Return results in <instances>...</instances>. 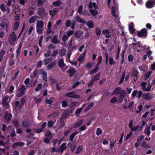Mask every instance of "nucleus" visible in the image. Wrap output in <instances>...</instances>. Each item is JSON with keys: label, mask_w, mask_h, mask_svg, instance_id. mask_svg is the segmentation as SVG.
Listing matches in <instances>:
<instances>
[{"label": "nucleus", "mask_w": 155, "mask_h": 155, "mask_svg": "<svg viewBox=\"0 0 155 155\" xmlns=\"http://www.w3.org/2000/svg\"><path fill=\"white\" fill-rule=\"evenodd\" d=\"M147 31L145 28L142 29L140 31H138L137 33V35L139 37H146L147 35Z\"/></svg>", "instance_id": "nucleus-1"}, {"label": "nucleus", "mask_w": 155, "mask_h": 155, "mask_svg": "<svg viewBox=\"0 0 155 155\" xmlns=\"http://www.w3.org/2000/svg\"><path fill=\"white\" fill-rule=\"evenodd\" d=\"M37 13L41 17H45L46 15V12L43 7H41L38 8Z\"/></svg>", "instance_id": "nucleus-2"}, {"label": "nucleus", "mask_w": 155, "mask_h": 155, "mask_svg": "<svg viewBox=\"0 0 155 155\" xmlns=\"http://www.w3.org/2000/svg\"><path fill=\"white\" fill-rule=\"evenodd\" d=\"M155 0H148L146 3V7L148 8H151L154 6Z\"/></svg>", "instance_id": "nucleus-3"}, {"label": "nucleus", "mask_w": 155, "mask_h": 155, "mask_svg": "<svg viewBox=\"0 0 155 155\" xmlns=\"http://www.w3.org/2000/svg\"><path fill=\"white\" fill-rule=\"evenodd\" d=\"M75 92L74 91L68 92L65 94V96L67 97L74 98H79L80 97V95L77 94H74Z\"/></svg>", "instance_id": "nucleus-4"}, {"label": "nucleus", "mask_w": 155, "mask_h": 155, "mask_svg": "<svg viewBox=\"0 0 155 155\" xmlns=\"http://www.w3.org/2000/svg\"><path fill=\"white\" fill-rule=\"evenodd\" d=\"M17 39L16 35L13 32L12 34H10L9 36L8 40L9 42L11 41L13 43L15 42Z\"/></svg>", "instance_id": "nucleus-5"}, {"label": "nucleus", "mask_w": 155, "mask_h": 155, "mask_svg": "<svg viewBox=\"0 0 155 155\" xmlns=\"http://www.w3.org/2000/svg\"><path fill=\"white\" fill-rule=\"evenodd\" d=\"M40 74L42 75V79L43 81L46 82L47 84V74L46 72H45L43 69H41L40 70Z\"/></svg>", "instance_id": "nucleus-6"}, {"label": "nucleus", "mask_w": 155, "mask_h": 155, "mask_svg": "<svg viewBox=\"0 0 155 155\" xmlns=\"http://www.w3.org/2000/svg\"><path fill=\"white\" fill-rule=\"evenodd\" d=\"M8 21L6 19H3L1 21V23H0V26L3 28H5L6 26H8Z\"/></svg>", "instance_id": "nucleus-7"}, {"label": "nucleus", "mask_w": 155, "mask_h": 155, "mask_svg": "<svg viewBox=\"0 0 155 155\" xmlns=\"http://www.w3.org/2000/svg\"><path fill=\"white\" fill-rule=\"evenodd\" d=\"M30 125V121L28 120H24L22 122V126L24 128H27Z\"/></svg>", "instance_id": "nucleus-8"}, {"label": "nucleus", "mask_w": 155, "mask_h": 155, "mask_svg": "<svg viewBox=\"0 0 155 155\" xmlns=\"http://www.w3.org/2000/svg\"><path fill=\"white\" fill-rule=\"evenodd\" d=\"M12 117V115L11 114H9L7 111L5 112L4 116V119L5 120L9 121L11 120V118Z\"/></svg>", "instance_id": "nucleus-9"}, {"label": "nucleus", "mask_w": 155, "mask_h": 155, "mask_svg": "<svg viewBox=\"0 0 155 155\" xmlns=\"http://www.w3.org/2000/svg\"><path fill=\"white\" fill-rule=\"evenodd\" d=\"M77 143L76 141H73L70 146V150L71 153H73L77 147Z\"/></svg>", "instance_id": "nucleus-10"}, {"label": "nucleus", "mask_w": 155, "mask_h": 155, "mask_svg": "<svg viewBox=\"0 0 155 155\" xmlns=\"http://www.w3.org/2000/svg\"><path fill=\"white\" fill-rule=\"evenodd\" d=\"M76 72L74 68H70L67 71V73L69 74V77H71L74 75Z\"/></svg>", "instance_id": "nucleus-11"}, {"label": "nucleus", "mask_w": 155, "mask_h": 155, "mask_svg": "<svg viewBox=\"0 0 155 155\" xmlns=\"http://www.w3.org/2000/svg\"><path fill=\"white\" fill-rule=\"evenodd\" d=\"M134 25L133 22H131L129 25V29L130 34H133L134 33L135 29L134 28Z\"/></svg>", "instance_id": "nucleus-12"}, {"label": "nucleus", "mask_w": 155, "mask_h": 155, "mask_svg": "<svg viewBox=\"0 0 155 155\" xmlns=\"http://www.w3.org/2000/svg\"><path fill=\"white\" fill-rule=\"evenodd\" d=\"M51 41L55 44L59 43L60 42V41L58 39V35H55L54 36Z\"/></svg>", "instance_id": "nucleus-13"}, {"label": "nucleus", "mask_w": 155, "mask_h": 155, "mask_svg": "<svg viewBox=\"0 0 155 155\" xmlns=\"http://www.w3.org/2000/svg\"><path fill=\"white\" fill-rule=\"evenodd\" d=\"M137 45V47H138L142 48L143 49L145 48L146 47V46L145 45L144 46H143L140 41L136 42V43H132V45Z\"/></svg>", "instance_id": "nucleus-14"}, {"label": "nucleus", "mask_w": 155, "mask_h": 155, "mask_svg": "<svg viewBox=\"0 0 155 155\" xmlns=\"http://www.w3.org/2000/svg\"><path fill=\"white\" fill-rule=\"evenodd\" d=\"M56 62L55 60H54L52 61L47 66V68L48 69L50 70L56 64Z\"/></svg>", "instance_id": "nucleus-15"}, {"label": "nucleus", "mask_w": 155, "mask_h": 155, "mask_svg": "<svg viewBox=\"0 0 155 155\" xmlns=\"http://www.w3.org/2000/svg\"><path fill=\"white\" fill-rule=\"evenodd\" d=\"M69 114V109H67L63 113L62 116L61 118L63 119H65L68 116Z\"/></svg>", "instance_id": "nucleus-16"}, {"label": "nucleus", "mask_w": 155, "mask_h": 155, "mask_svg": "<svg viewBox=\"0 0 155 155\" xmlns=\"http://www.w3.org/2000/svg\"><path fill=\"white\" fill-rule=\"evenodd\" d=\"M86 54V51L85 50L84 51L83 53L82 54V55H80L78 58V61H80L81 62L84 59L85 55Z\"/></svg>", "instance_id": "nucleus-17"}, {"label": "nucleus", "mask_w": 155, "mask_h": 155, "mask_svg": "<svg viewBox=\"0 0 155 155\" xmlns=\"http://www.w3.org/2000/svg\"><path fill=\"white\" fill-rule=\"evenodd\" d=\"M142 97L143 98L149 100H150L152 98V96L150 93L147 94L144 93L142 95Z\"/></svg>", "instance_id": "nucleus-18"}, {"label": "nucleus", "mask_w": 155, "mask_h": 155, "mask_svg": "<svg viewBox=\"0 0 155 155\" xmlns=\"http://www.w3.org/2000/svg\"><path fill=\"white\" fill-rule=\"evenodd\" d=\"M58 10L57 9L50 10H49V15L51 17H54L58 12Z\"/></svg>", "instance_id": "nucleus-19"}, {"label": "nucleus", "mask_w": 155, "mask_h": 155, "mask_svg": "<svg viewBox=\"0 0 155 155\" xmlns=\"http://www.w3.org/2000/svg\"><path fill=\"white\" fill-rule=\"evenodd\" d=\"M44 25V23L42 21L38 20L37 22L36 27L43 28Z\"/></svg>", "instance_id": "nucleus-20"}, {"label": "nucleus", "mask_w": 155, "mask_h": 155, "mask_svg": "<svg viewBox=\"0 0 155 155\" xmlns=\"http://www.w3.org/2000/svg\"><path fill=\"white\" fill-rule=\"evenodd\" d=\"M65 64L64 63L63 58H61L59 60L58 62V66L60 68H63L64 67Z\"/></svg>", "instance_id": "nucleus-21"}, {"label": "nucleus", "mask_w": 155, "mask_h": 155, "mask_svg": "<svg viewBox=\"0 0 155 155\" xmlns=\"http://www.w3.org/2000/svg\"><path fill=\"white\" fill-rule=\"evenodd\" d=\"M86 25L90 28H92L94 27V24L93 21H89L87 22Z\"/></svg>", "instance_id": "nucleus-22"}, {"label": "nucleus", "mask_w": 155, "mask_h": 155, "mask_svg": "<svg viewBox=\"0 0 155 155\" xmlns=\"http://www.w3.org/2000/svg\"><path fill=\"white\" fill-rule=\"evenodd\" d=\"M88 7L90 8H92L94 7L95 9H97V5L95 3H93L91 2H90L89 4Z\"/></svg>", "instance_id": "nucleus-23"}, {"label": "nucleus", "mask_w": 155, "mask_h": 155, "mask_svg": "<svg viewBox=\"0 0 155 155\" xmlns=\"http://www.w3.org/2000/svg\"><path fill=\"white\" fill-rule=\"evenodd\" d=\"M19 21H16L13 24V30L14 31H16L19 26Z\"/></svg>", "instance_id": "nucleus-24"}, {"label": "nucleus", "mask_w": 155, "mask_h": 155, "mask_svg": "<svg viewBox=\"0 0 155 155\" xmlns=\"http://www.w3.org/2000/svg\"><path fill=\"white\" fill-rule=\"evenodd\" d=\"M84 121V120L81 119L78 122H77L75 125L73 127L74 128H77L81 126L83 124Z\"/></svg>", "instance_id": "nucleus-25"}, {"label": "nucleus", "mask_w": 155, "mask_h": 155, "mask_svg": "<svg viewBox=\"0 0 155 155\" xmlns=\"http://www.w3.org/2000/svg\"><path fill=\"white\" fill-rule=\"evenodd\" d=\"M122 90L121 88L119 87H116L114 90L113 94L118 95L120 94Z\"/></svg>", "instance_id": "nucleus-26"}, {"label": "nucleus", "mask_w": 155, "mask_h": 155, "mask_svg": "<svg viewBox=\"0 0 155 155\" xmlns=\"http://www.w3.org/2000/svg\"><path fill=\"white\" fill-rule=\"evenodd\" d=\"M37 18V16H34L31 17L29 19V23H34L36 20Z\"/></svg>", "instance_id": "nucleus-27"}, {"label": "nucleus", "mask_w": 155, "mask_h": 155, "mask_svg": "<svg viewBox=\"0 0 155 155\" xmlns=\"http://www.w3.org/2000/svg\"><path fill=\"white\" fill-rule=\"evenodd\" d=\"M83 149V146H80L77 147V151L74 152L75 154H79Z\"/></svg>", "instance_id": "nucleus-28"}, {"label": "nucleus", "mask_w": 155, "mask_h": 155, "mask_svg": "<svg viewBox=\"0 0 155 155\" xmlns=\"http://www.w3.org/2000/svg\"><path fill=\"white\" fill-rule=\"evenodd\" d=\"M66 143H63L61 146V147L59 151L61 152V153H62L66 149L67 147L66 146Z\"/></svg>", "instance_id": "nucleus-29"}, {"label": "nucleus", "mask_w": 155, "mask_h": 155, "mask_svg": "<svg viewBox=\"0 0 155 155\" xmlns=\"http://www.w3.org/2000/svg\"><path fill=\"white\" fill-rule=\"evenodd\" d=\"M120 98L123 99L126 96V92L125 90H122L120 93Z\"/></svg>", "instance_id": "nucleus-30"}, {"label": "nucleus", "mask_w": 155, "mask_h": 155, "mask_svg": "<svg viewBox=\"0 0 155 155\" xmlns=\"http://www.w3.org/2000/svg\"><path fill=\"white\" fill-rule=\"evenodd\" d=\"M94 105V102H91L89 104L84 110V112H85L87 111L88 110L90 109Z\"/></svg>", "instance_id": "nucleus-31"}, {"label": "nucleus", "mask_w": 155, "mask_h": 155, "mask_svg": "<svg viewBox=\"0 0 155 155\" xmlns=\"http://www.w3.org/2000/svg\"><path fill=\"white\" fill-rule=\"evenodd\" d=\"M61 2L60 0L53 2L52 3V4L54 7L55 6H59L61 4Z\"/></svg>", "instance_id": "nucleus-32"}, {"label": "nucleus", "mask_w": 155, "mask_h": 155, "mask_svg": "<svg viewBox=\"0 0 155 155\" xmlns=\"http://www.w3.org/2000/svg\"><path fill=\"white\" fill-rule=\"evenodd\" d=\"M89 11L91 14L92 16L93 17L95 16L98 13V12L96 10L94 9H90Z\"/></svg>", "instance_id": "nucleus-33"}, {"label": "nucleus", "mask_w": 155, "mask_h": 155, "mask_svg": "<svg viewBox=\"0 0 155 155\" xmlns=\"http://www.w3.org/2000/svg\"><path fill=\"white\" fill-rule=\"evenodd\" d=\"M66 51L65 48H62L59 51L60 55L61 57H63L66 54Z\"/></svg>", "instance_id": "nucleus-34"}, {"label": "nucleus", "mask_w": 155, "mask_h": 155, "mask_svg": "<svg viewBox=\"0 0 155 155\" xmlns=\"http://www.w3.org/2000/svg\"><path fill=\"white\" fill-rule=\"evenodd\" d=\"M99 68L98 66H95V68L91 71L90 73V74H91L96 73L98 70Z\"/></svg>", "instance_id": "nucleus-35"}, {"label": "nucleus", "mask_w": 155, "mask_h": 155, "mask_svg": "<svg viewBox=\"0 0 155 155\" xmlns=\"http://www.w3.org/2000/svg\"><path fill=\"white\" fill-rule=\"evenodd\" d=\"M139 74V72L137 70H135L133 71L131 75V77H138V75Z\"/></svg>", "instance_id": "nucleus-36"}, {"label": "nucleus", "mask_w": 155, "mask_h": 155, "mask_svg": "<svg viewBox=\"0 0 155 155\" xmlns=\"http://www.w3.org/2000/svg\"><path fill=\"white\" fill-rule=\"evenodd\" d=\"M144 133L147 136H149L150 134V127H148L147 128H146L144 130Z\"/></svg>", "instance_id": "nucleus-37"}, {"label": "nucleus", "mask_w": 155, "mask_h": 155, "mask_svg": "<svg viewBox=\"0 0 155 155\" xmlns=\"http://www.w3.org/2000/svg\"><path fill=\"white\" fill-rule=\"evenodd\" d=\"M54 98L53 97H51V98L49 100L46 99L45 100V103L47 104H51L54 102Z\"/></svg>", "instance_id": "nucleus-38"}, {"label": "nucleus", "mask_w": 155, "mask_h": 155, "mask_svg": "<svg viewBox=\"0 0 155 155\" xmlns=\"http://www.w3.org/2000/svg\"><path fill=\"white\" fill-rule=\"evenodd\" d=\"M2 105L5 108L8 109L9 108L8 102H2Z\"/></svg>", "instance_id": "nucleus-39"}, {"label": "nucleus", "mask_w": 155, "mask_h": 155, "mask_svg": "<svg viewBox=\"0 0 155 155\" xmlns=\"http://www.w3.org/2000/svg\"><path fill=\"white\" fill-rule=\"evenodd\" d=\"M83 5H80L79 7L78 8V12L80 14H82L83 15Z\"/></svg>", "instance_id": "nucleus-40"}, {"label": "nucleus", "mask_w": 155, "mask_h": 155, "mask_svg": "<svg viewBox=\"0 0 155 155\" xmlns=\"http://www.w3.org/2000/svg\"><path fill=\"white\" fill-rule=\"evenodd\" d=\"M43 87L42 84L41 83H40L38 84L37 87L35 89V91H38L41 90Z\"/></svg>", "instance_id": "nucleus-41"}, {"label": "nucleus", "mask_w": 155, "mask_h": 155, "mask_svg": "<svg viewBox=\"0 0 155 155\" xmlns=\"http://www.w3.org/2000/svg\"><path fill=\"white\" fill-rule=\"evenodd\" d=\"M95 33L97 35L99 36L101 34V29L97 27L95 29Z\"/></svg>", "instance_id": "nucleus-42"}, {"label": "nucleus", "mask_w": 155, "mask_h": 155, "mask_svg": "<svg viewBox=\"0 0 155 155\" xmlns=\"http://www.w3.org/2000/svg\"><path fill=\"white\" fill-rule=\"evenodd\" d=\"M25 91V89L20 90L19 92L18 93L17 96L18 97H21L24 94Z\"/></svg>", "instance_id": "nucleus-43"}, {"label": "nucleus", "mask_w": 155, "mask_h": 155, "mask_svg": "<svg viewBox=\"0 0 155 155\" xmlns=\"http://www.w3.org/2000/svg\"><path fill=\"white\" fill-rule=\"evenodd\" d=\"M145 124H146L145 122L144 121H142V123L141 124L137 125V126H138V128L140 129V131L142 130L143 127L145 125Z\"/></svg>", "instance_id": "nucleus-44"}, {"label": "nucleus", "mask_w": 155, "mask_h": 155, "mask_svg": "<svg viewBox=\"0 0 155 155\" xmlns=\"http://www.w3.org/2000/svg\"><path fill=\"white\" fill-rule=\"evenodd\" d=\"M54 124V123L53 121L49 120L48 123V127L51 128L53 127Z\"/></svg>", "instance_id": "nucleus-45"}, {"label": "nucleus", "mask_w": 155, "mask_h": 155, "mask_svg": "<svg viewBox=\"0 0 155 155\" xmlns=\"http://www.w3.org/2000/svg\"><path fill=\"white\" fill-rule=\"evenodd\" d=\"M36 28V31L38 34H42L43 33V28H39V27Z\"/></svg>", "instance_id": "nucleus-46"}, {"label": "nucleus", "mask_w": 155, "mask_h": 155, "mask_svg": "<svg viewBox=\"0 0 155 155\" xmlns=\"http://www.w3.org/2000/svg\"><path fill=\"white\" fill-rule=\"evenodd\" d=\"M51 61V59L50 58H46L43 61L44 64L46 65L49 63Z\"/></svg>", "instance_id": "nucleus-47"}, {"label": "nucleus", "mask_w": 155, "mask_h": 155, "mask_svg": "<svg viewBox=\"0 0 155 155\" xmlns=\"http://www.w3.org/2000/svg\"><path fill=\"white\" fill-rule=\"evenodd\" d=\"M63 119H62V118H61L60 119V121L61 123L59 127L60 128H63L65 125L64 122L63 120Z\"/></svg>", "instance_id": "nucleus-48"}, {"label": "nucleus", "mask_w": 155, "mask_h": 155, "mask_svg": "<svg viewBox=\"0 0 155 155\" xmlns=\"http://www.w3.org/2000/svg\"><path fill=\"white\" fill-rule=\"evenodd\" d=\"M109 64L112 65L116 63V62L114 61L113 59L111 57H110L109 58Z\"/></svg>", "instance_id": "nucleus-49"}, {"label": "nucleus", "mask_w": 155, "mask_h": 155, "mask_svg": "<svg viewBox=\"0 0 155 155\" xmlns=\"http://www.w3.org/2000/svg\"><path fill=\"white\" fill-rule=\"evenodd\" d=\"M51 78V83L52 85H53L54 84L58 83V81L57 80L52 78L51 77H50Z\"/></svg>", "instance_id": "nucleus-50"}, {"label": "nucleus", "mask_w": 155, "mask_h": 155, "mask_svg": "<svg viewBox=\"0 0 155 155\" xmlns=\"http://www.w3.org/2000/svg\"><path fill=\"white\" fill-rule=\"evenodd\" d=\"M71 21L69 19L65 23V26L67 27H69L71 26Z\"/></svg>", "instance_id": "nucleus-51"}, {"label": "nucleus", "mask_w": 155, "mask_h": 155, "mask_svg": "<svg viewBox=\"0 0 155 155\" xmlns=\"http://www.w3.org/2000/svg\"><path fill=\"white\" fill-rule=\"evenodd\" d=\"M74 36L77 38H79L81 37V35L79 31H77L74 33Z\"/></svg>", "instance_id": "nucleus-52"}, {"label": "nucleus", "mask_w": 155, "mask_h": 155, "mask_svg": "<svg viewBox=\"0 0 155 155\" xmlns=\"http://www.w3.org/2000/svg\"><path fill=\"white\" fill-rule=\"evenodd\" d=\"M100 75L101 73L100 72H99L93 77L96 81L99 80H100Z\"/></svg>", "instance_id": "nucleus-53"}, {"label": "nucleus", "mask_w": 155, "mask_h": 155, "mask_svg": "<svg viewBox=\"0 0 155 155\" xmlns=\"http://www.w3.org/2000/svg\"><path fill=\"white\" fill-rule=\"evenodd\" d=\"M102 133V130L99 128H97L96 131V135L97 136H99Z\"/></svg>", "instance_id": "nucleus-54"}, {"label": "nucleus", "mask_w": 155, "mask_h": 155, "mask_svg": "<svg viewBox=\"0 0 155 155\" xmlns=\"http://www.w3.org/2000/svg\"><path fill=\"white\" fill-rule=\"evenodd\" d=\"M152 73V71L147 72L145 75V77L146 78H149Z\"/></svg>", "instance_id": "nucleus-55"}, {"label": "nucleus", "mask_w": 155, "mask_h": 155, "mask_svg": "<svg viewBox=\"0 0 155 155\" xmlns=\"http://www.w3.org/2000/svg\"><path fill=\"white\" fill-rule=\"evenodd\" d=\"M134 57L132 54H130L128 56V60L130 62H131L133 61Z\"/></svg>", "instance_id": "nucleus-56"}, {"label": "nucleus", "mask_w": 155, "mask_h": 155, "mask_svg": "<svg viewBox=\"0 0 155 155\" xmlns=\"http://www.w3.org/2000/svg\"><path fill=\"white\" fill-rule=\"evenodd\" d=\"M95 118V117H94L91 118L87 122V126H88L89 125H90L91 122Z\"/></svg>", "instance_id": "nucleus-57"}, {"label": "nucleus", "mask_w": 155, "mask_h": 155, "mask_svg": "<svg viewBox=\"0 0 155 155\" xmlns=\"http://www.w3.org/2000/svg\"><path fill=\"white\" fill-rule=\"evenodd\" d=\"M72 41L71 39L68 42V49L69 50H70L71 48V47L72 46Z\"/></svg>", "instance_id": "nucleus-58"}, {"label": "nucleus", "mask_w": 155, "mask_h": 155, "mask_svg": "<svg viewBox=\"0 0 155 155\" xmlns=\"http://www.w3.org/2000/svg\"><path fill=\"white\" fill-rule=\"evenodd\" d=\"M117 101V98L116 97H114L110 101L111 103H114Z\"/></svg>", "instance_id": "nucleus-59"}, {"label": "nucleus", "mask_w": 155, "mask_h": 155, "mask_svg": "<svg viewBox=\"0 0 155 155\" xmlns=\"http://www.w3.org/2000/svg\"><path fill=\"white\" fill-rule=\"evenodd\" d=\"M68 106L67 102L65 101H64L62 102V106L63 107H66Z\"/></svg>", "instance_id": "nucleus-60"}, {"label": "nucleus", "mask_w": 155, "mask_h": 155, "mask_svg": "<svg viewBox=\"0 0 155 155\" xmlns=\"http://www.w3.org/2000/svg\"><path fill=\"white\" fill-rule=\"evenodd\" d=\"M5 53V51L3 50H2L0 51V57H2L3 58L4 55Z\"/></svg>", "instance_id": "nucleus-61"}, {"label": "nucleus", "mask_w": 155, "mask_h": 155, "mask_svg": "<svg viewBox=\"0 0 155 155\" xmlns=\"http://www.w3.org/2000/svg\"><path fill=\"white\" fill-rule=\"evenodd\" d=\"M144 136L143 135L139 136L137 138V141L140 142L144 139Z\"/></svg>", "instance_id": "nucleus-62"}, {"label": "nucleus", "mask_w": 155, "mask_h": 155, "mask_svg": "<svg viewBox=\"0 0 155 155\" xmlns=\"http://www.w3.org/2000/svg\"><path fill=\"white\" fill-rule=\"evenodd\" d=\"M9 98V96L8 95H6L5 97H3V100L2 102H8L7 101Z\"/></svg>", "instance_id": "nucleus-63"}, {"label": "nucleus", "mask_w": 155, "mask_h": 155, "mask_svg": "<svg viewBox=\"0 0 155 155\" xmlns=\"http://www.w3.org/2000/svg\"><path fill=\"white\" fill-rule=\"evenodd\" d=\"M58 50H55L53 51L51 55L54 57H55V56L58 54Z\"/></svg>", "instance_id": "nucleus-64"}]
</instances>
